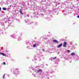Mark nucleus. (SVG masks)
<instances>
[{
  "mask_svg": "<svg viewBox=\"0 0 79 79\" xmlns=\"http://www.w3.org/2000/svg\"><path fill=\"white\" fill-rule=\"evenodd\" d=\"M66 42L64 41V43L63 46L64 47H66Z\"/></svg>",
  "mask_w": 79,
  "mask_h": 79,
  "instance_id": "f257e3e1",
  "label": "nucleus"
},
{
  "mask_svg": "<svg viewBox=\"0 0 79 79\" xmlns=\"http://www.w3.org/2000/svg\"><path fill=\"white\" fill-rule=\"evenodd\" d=\"M53 41L54 42H56V43H58V41L56 40H53Z\"/></svg>",
  "mask_w": 79,
  "mask_h": 79,
  "instance_id": "f03ea898",
  "label": "nucleus"
},
{
  "mask_svg": "<svg viewBox=\"0 0 79 79\" xmlns=\"http://www.w3.org/2000/svg\"><path fill=\"white\" fill-rule=\"evenodd\" d=\"M62 46V44H60L58 45L57 46V48H60V47H61Z\"/></svg>",
  "mask_w": 79,
  "mask_h": 79,
  "instance_id": "7ed1b4c3",
  "label": "nucleus"
},
{
  "mask_svg": "<svg viewBox=\"0 0 79 79\" xmlns=\"http://www.w3.org/2000/svg\"><path fill=\"white\" fill-rule=\"evenodd\" d=\"M75 55H76V54L74 52H73L71 53V55H72V56Z\"/></svg>",
  "mask_w": 79,
  "mask_h": 79,
  "instance_id": "20e7f679",
  "label": "nucleus"
},
{
  "mask_svg": "<svg viewBox=\"0 0 79 79\" xmlns=\"http://www.w3.org/2000/svg\"><path fill=\"white\" fill-rule=\"evenodd\" d=\"M0 53L1 54V55H3V56H6V55H5L4 54H3V53L0 52Z\"/></svg>",
  "mask_w": 79,
  "mask_h": 79,
  "instance_id": "39448f33",
  "label": "nucleus"
},
{
  "mask_svg": "<svg viewBox=\"0 0 79 79\" xmlns=\"http://www.w3.org/2000/svg\"><path fill=\"white\" fill-rule=\"evenodd\" d=\"M42 71V69H41L39 70L38 71V73H39V72H40V71Z\"/></svg>",
  "mask_w": 79,
  "mask_h": 79,
  "instance_id": "423d86ee",
  "label": "nucleus"
},
{
  "mask_svg": "<svg viewBox=\"0 0 79 79\" xmlns=\"http://www.w3.org/2000/svg\"><path fill=\"white\" fill-rule=\"evenodd\" d=\"M20 13H21V14H22V15L23 14V13H22V11H21V10H20Z\"/></svg>",
  "mask_w": 79,
  "mask_h": 79,
  "instance_id": "0eeeda50",
  "label": "nucleus"
},
{
  "mask_svg": "<svg viewBox=\"0 0 79 79\" xmlns=\"http://www.w3.org/2000/svg\"><path fill=\"white\" fill-rule=\"evenodd\" d=\"M35 45H36V44H34L33 46V47H35Z\"/></svg>",
  "mask_w": 79,
  "mask_h": 79,
  "instance_id": "6e6552de",
  "label": "nucleus"
},
{
  "mask_svg": "<svg viewBox=\"0 0 79 79\" xmlns=\"http://www.w3.org/2000/svg\"><path fill=\"white\" fill-rule=\"evenodd\" d=\"M3 10H6V9L5 8H3Z\"/></svg>",
  "mask_w": 79,
  "mask_h": 79,
  "instance_id": "1a4fd4ad",
  "label": "nucleus"
},
{
  "mask_svg": "<svg viewBox=\"0 0 79 79\" xmlns=\"http://www.w3.org/2000/svg\"><path fill=\"white\" fill-rule=\"evenodd\" d=\"M3 64H4L5 65L6 64V63L5 62H4L3 63Z\"/></svg>",
  "mask_w": 79,
  "mask_h": 79,
  "instance_id": "9d476101",
  "label": "nucleus"
},
{
  "mask_svg": "<svg viewBox=\"0 0 79 79\" xmlns=\"http://www.w3.org/2000/svg\"><path fill=\"white\" fill-rule=\"evenodd\" d=\"M5 74H4L3 75V78H5Z\"/></svg>",
  "mask_w": 79,
  "mask_h": 79,
  "instance_id": "9b49d317",
  "label": "nucleus"
},
{
  "mask_svg": "<svg viewBox=\"0 0 79 79\" xmlns=\"http://www.w3.org/2000/svg\"><path fill=\"white\" fill-rule=\"evenodd\" d=\"M67 52H68V53H69V50H68L67 51Z\"/></svg>",
  "mask_w": 79,
  "mask_h": 79,
  "instance_id": "f8f14e48",
  "label": "nucleus"
},
{
  "mask_svg": "<svg viewBox=\"0 0 79 79\" xmlns=\"http://www.w3.org/2000/svg\"><path fill=\"white\" fill-rule=\"evenodd\" d=\"M56 59V57H55L54 58H53V60H55Z\"/></svg>",
  "mask_w": 79,
  "mask_h": 79,
  "instance_id": "ddd939ff",
  "label": "nucleus"
},
{
  "mask_svg": "<svg viewBox=\"0 0 79 79\" xmlns=\"http://www.w3.org/2000/svg\"><path fill=\"white\" fill-rule=\"evenodd\" d=\"M2 8H1V7H0V11L1 10Z\"/></svg>",
  "mask_w": 79,
  "mask_h": 79,
  "instance_id": "4468645a",
  "label": "nucleus"
},
{
  "mask_svg": "<svg viewBox=\"0 0 79 79\" xmlns=\"http://www.w3.org/2000/svg\"><path fill=\"white\" fill-rule=\"evenodd\" d=\"M77 18H79V15L78 16H77Z\"/></svg>",
  "mask_w": 79,
  "mask_h": 79,
  "instance_id": "2eb2a0df",
  "label": "nucleus"
},
{
  "mask_svg": "<svg viewBox=\"0 0 79 79\" xmlns=\"http://www.w3.org/2000/svg\"><path fill=\"white\" fill-rule=\"evenodd\" d=\"M43 51H44V50H43Z\"/></svg>",
  "mask_w": 79,
  "mask_h": 79,
  "instance_id": "dca6fc26",
  "label": "nucleus"
}]
</instances>
